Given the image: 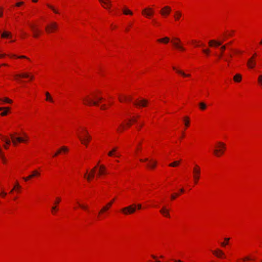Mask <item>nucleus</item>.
<instances>
[{"label": "nucleus", "mask_w": 262, "mask_h": 262, "mask_svg": "<svg viewBox=\"0 0 262 262\" xmlns=\"http://www.w3.org/2000/svg\"><path fill=\"white\" fill-rule=\"evenodd\" d=\"M137 207H138V209H141L142 208V206L141 204H138L137 205H136V204H133L122 208L121 211L125 215L132 214L136 211Z\"/></svg>", "instance_id": "1"}, {"label": "nucleus", "mask_w": 262, "mask_h": 262, "mask_svg": "<svg viewBox=\"0 0 262 262\" xmlns=\"http://www.w3.org/2000/svg\"><path fill=\"white\" fill-rule=\"evenodd\" d=\"M225 149V144L221 142H218L217 145L215 146V148L213 150V153L215 156L220 157L224 153Z\"/></svg>", "instance_id": "2"}, {"label": "nucleus", "mask_w": 262, "mask_h": 262, "mask_svg": "<svg viewBox=\"0 0 262 262\" xmlns=\"http://www.w3.org/2000/svg\"><path fill=\"white\" fill-rule=\"evenodd\" d=\"M25 138H23L21 137H17L14 136L13 134H10V137L12 139V142L14 145H17L18 142H24L26 141V139L27 137L26 134H24Z\"/></svg>", "instance_id": "3"}, {"label": "nucleus", "mask_w": 262, "mask_h": 262, "mask_svg": "<svg viewBox=\"0 0 262 262\" xmlns=\"http://www.w3.org/2000/svg\"><path fill=\"white\" fill-rule=\"evenodd\" d=\"M58 27V25L56 22H52L46 27L45 30L47 33H50L56 31Z\"/></svg>", "instance_id": "4"}, {"label": "nucleus", "mask_w": 262, "mask_h": 262, "mask_svg": "<svg viewBox=\"0 0 262 262\" xmlns=\"http://www.w3.org/2000/svg\"><path fill=\"white\" fill-rule=\"evenodd\" d=\"M142 14L146 18H150L154 14V10L150 7H146L142 10Z\"/></svg>", "instance_id": "5"}, {"label": "nucleus", "mask_w": 262, "mask_h": 262, "mask_svg": "<svg viewBox=\"0 0 262 262\" xmlns=\"http://www.w3.org/2000/svg\"><path fill=\"white\" fill-rule=\"evenodd\" d=\"M83 101H84V103L86 105H98V102L97 101H94L93 99L90 98L89 96H87L83 99Z\"/></svg>", "instance_id": "6"}, {"label": "nucleus", "mask_w": 262, "mask_h": 262, "mask_svg": "<svg viewBox=\"0 0 262 262\" xmlns=\"http://www.w3.org/2000/svg\"><path fill=\"white\" fill-rule=\"evenodd\" d=\"M193 173V178L195 180V183H197L199 179V175L200 174V168L198 165H195V166L194 167Z\"/></svg>", "instance_id": "7"}, {"label": "nucleus", "mask_w": 262, "mask_h": 262, "mask_svg": "<svg viewBox=\"0 0 262 262\" xmlns=\"http://www.w3.org/2000/svg\"><path fill=\"white\" fill-rule=\"evenodd\" d=\"M171 10L169 6H166L161 9L160 13L162 16H166L170 14Z\"/></svg>", "instance_id": "8"}, {"label": "nucleus", "mask_w": 262, "mask_h": 262, "mask_svg": "<svg viewBox=\"0 0 262 262\" xmlns=\"http://www.w3.org/2000/svg\"><path fill=\"white\" fill-rule=\"evenodd\" d=\"M97 168V166L95 167L94 168H93L91 172L89 175H87V173L88 172V171L86 170V173L84 174V177L88 181H90L92 178H93L95 176V173L96 171V169Z\"/></svg>", "instance_id": "9"}, {"label": "nucleus", "mask_w": 262, "mask_h": 262, "mask_svg": "<svg viewBox=\"0 0 262 262\" xmlns=\"http://www.w3.org/2000/svg\"><path fill=\"white\" fill-rule=\"evenodd\" d=\"M140 161L141 162H146V161H149V163L147 164V166L148 167L150 168H154L155 167L157 162L156 161H152V160H149L148 158H146L145 159H141Z\"/></svg>", "instance_id": "10"}, {"label": "nucleus", "mask_w": 262, "mask_h": 262, "mask_svg": "<svg viewBox=\"0 0 262 262\" xmlns=\"http://www.w3.org/2000/svg\"><path fill=\"white\" fill-rule=\"evenodd\" d=\"M174 40L177 41V42L174 41H172L171 42L176 48L182 51H184L185 50V49L182 45H180V40L179 38H175Z\"/></svg>", "instance_id": "11"}, {"label": "nucleus", "mask_w": 262, "mask_h": 262, "mask_svg": "<svg viewBox=\"0 0 262 262\" xmlns=\"http://www.w3.org/2000/svg\"><path fill=\"white\" fill-rule=\"evenodd\" d=\"M256 65L253 57H250L247 61V66L249 69H253Z\"/></svg>", "instance_id": "12"}, {"label": "nucleus", "mask_w": 262, "mask_h": 262, "mask_svg": "<svg viewBox=\"0 0 262 262\" xmlns=\"http://www.w3.org/2000/svg\"><path fill=\"white\" fill-rule=\"evenodd\" d=\"M40 174V173L39 171H38L37 170H33L32 172V173L29 175L28 177H24L23 178V179L25 181H28L29 179L33 178V177H37V176H39Z\"/></svg>", "instance_id": "13"}, {"label": "nucleus", "mask_w": 262, "mask_h": 262, "mask_svg": "<svg viewBox=\"0 0 262 262\" xmlns=\"http://www.w3.org/2000/svg\"><path fill=\"white\" fill-rule=\"evenodd\" d=\"M29 27L33 32V37H37L40 32L39 30L38 29L36 28L34 25L32 24H29Z\"/></svg>", "instance_id": "14"}, {"label": "nucleus", "mask_w": 262, "mask_h": 262, "mask_svg": "<svg viewBox=\"0 0 262 262\" xmlns=\"http://www.w3.org/2000/svg\"><path fill=\"white\" fill-rule=\"evenodd\" d=\"M78 138H79L81 143L85 145H87L88 143L91 139V137L89 135L84 136L83 138H82L80 136H78Z\"/></svg>", "instance_id": "15"}, {"label": "nucleus", "mask_w": 262, "mask_h": 262, "mask_svg": "<svg viewBox=\"0 0 262 262\" xmlns=\"http://www.w3.org/2000/svg\"><path fill=\"white\" fill-rule=\"evenodd\" d=\"M148 103V101L145 99H143L139 102H135L134 104L136 106H146Z\"/></svg>", "instance_id": "16"}, {"label": "nucleus", "mask_w": 262, "mask_h": 262, "mask_svg": "<svg viewBox=\"0 0 262 262\" xmlns=\"http://www.w3.org/2000/svg\"><path fill=\"white\" fill-rule=\"evenodd\" d=\"M209 46L212 47L214 46L215 47L221 46L222 44V41H217L215 40H211L208 42Z\"/></svg>", "instance_id": "17"}, {"label": "nucleus", "mask_w": 262, "mask_h": 262, "mask_svg": "<svg viewBox=\"0 0 262 262\" xmlns=\"http://www.w3.org/2000/svg\"><path fill=\"white\" fill-rule=\"evenodd\" d=\"M114 202V200L109 202L106 206H104L100 211V213L104 212L109 209Z\"/></svg>", "instance_id": "18"}, {"label": "nucleus", "mask_w": 262, "mask_h": 262, "mask_svg": "<svg viewBox=\"0 0 262 262\" xmlns=\"http://www.w3.org/2000/svg\"><path fill=\"white\" fill-rule=\"evenodd\" d=\"M212 253L214 255H215L217 257H222L224 256V253L220 249H217L216 250L213 251Z\"/></svg>", "instance_id": "19"}, {"label": "nucleus", "mask_w": 262, "mask_h": 262, "mask_svg": "<svg viewBox=\"0 0 262 262\" xmlns=\"http://www.w3.org/2000/svg\"><path fill=\"white\" fill-rule=\"evenodd\" d=\"M106 173V168L104 165H101L99 167V170L98 173V176H100Z\"/></svg>", "instance_id": "20"}, {"label": "nucleus", "mask_w": 262, "mask_h": 262, "mask_svg": "<svg viewBox=\"0 0 262 262\" xmlns=\"http://www.w3.org/2000/svg\"><path fill=\"white\" fill-rule=\"evenodd\" d=\"M160 212L164 216L166 217H169V211L165 207H163L160 210Z\"/></svg>", "instance_id": "21"}, {"label": "nucleus", "mask_w": 262, "mask_h": 262, "mask_svg": "<svg viewBox=\"0 0 262 262\" xmlns=\"http://www.w3.org/2000/svg\"><path fill=\"white\" fill-rule=\"evenodd\" d=\"M15 77L17 79L18 77H23V78H30V79H32L33 77L32 76H29L27 73L21 74H17L15 75Z\"/></svg>", "instance_id": "22"}, {"label": "nucleus", "mask_w": 262, "mask_h": 262, "mask_svg": "<svg viewBox=\"0 0 262 262\" xmlns=\"http://www.w3.org/2000/svg\"><path fill=\"white\" fill-rule=\"evenodd\" d=\"M173 69L176 70V72L178 73V74H181V75H182L184 77H190V74H186L185 73H184L183 71L182 70H178V69H177L175 67H173Z\"/></svg>", "instance_id": "23"}, {"label": "nucleus", "mask_w": 262, "mask_h": 262, "mask_svg": "<svg viewBox=\"0 0 262 262\" xmlns=\"http://www.w3.org/2000/svg\"><path fill=\"white\" fill-rule=\"evenodd\" d=\"M182 15V13L180 11H176L174 14V18L175 20H179Z\"/></svg>", "instance_id": "24"}, {"label": "nucleus", "mask_w": 262, "mask_h": 262, "mask_svg": "<svg viewBox=\"0 0 262 262\" xmlns=\"http://www.w3.org/2000/svg\"><path fill=\"white\" fill-rule=\"evenodd\" d=\"M99 1L108 8L111 6V1L110 0H99Z\"/></svg>", "instance_id": "25"}, {"label": "nucleus", "mask_w": 262, "mask_h": 262, "mask_svg": "<svg viewBox=\"0 0 262 262\" xmlns=\"http://www.w3.org/2000/svg\"><path fill=\"white\" fill-rule=\"evenodd\" d=\"M9 107H0V111L5 110V111L1 114V115L4 116L7 115Z\"/></svg>", "instance_id": "26"}, {"label": "nucleus", "mask_w": 262, "mask_h": 262, "mask_svg": "<svg viewBox=\"0 0 262 262\" xmlns=\"http://www.w3.org/2000/svg\"><path fill=\"white\" fill-rule=\"evenodd\" d=\"M233 79L235 82H239L242 80V75L239 74H237L234 76Z\"/></svg>", "instance_id": "27"}, {"label": "nucleus", "mask_w": 262, "mask_h": 262, "mask_svg": "<svg viewBox=\"0 0 262 262\" xmlns=\"http://www.w3.org/2000/svg\"><path fill=\"white\" fill-rule=\"evenodd\" d=\"M157 41L160 42H163V43H168L169 42V38L168 37H165L163 38L159 39H158Z\"/></svg>", "instance_id": "28"}, {"label": "nucleus", "mask_w": 262, "mask_h": 262, "mask_svg": "<svg viewBox=\"0 0 262 262\" xmlns=\"http://www.w3.org/2000/svg\"><path fill=\"white\" fill-rule=\"evenodd\" d=\"M11 33L9 32H4L2 34V37L3 38H7L11 37Z\"/></svg>", "instance_id": "29"}, {"label": "nucleus", "mask_w": 262, "mask_h": 262, "mask_svg": "<svg viewBox=\"0 0 262 262\" xmlns=\"http://www.w3.org/2000/svg\"><path fill=\"white\" fill-rule=\"evenodd\" d=\"M46 100L47 101H50L51 102H54L52 97H51V96L50 95V93L49 92H46Z\"/></svg>", "instance_id": "30"}, {"label": "nucleus", "mask_w": 262, "mask_h": 262, "mask_svg": "<svg viewBox=\"0 0 262 262\" xmlns=\"http://www.w3.org/2000/svg\"><path fill=\"white\" fill-rule=\"evenodd\" d=\"M181 162V160L180 161H175L173 162L172 163L169 164V166L170 167H177L178 166Z\"/></svg>", "instance_id": "31"}, {"label": "nucleus", "mask_w": 262, "mask_h": 262, "mask_svg": "<svg viewBox=\"0 0 262 262\" xmlns=\"http://www.w3.org/2000/svg\"><path fill=\"white\" fill-rule=\"evenodd\" d=\"M119 101L121 102L124 101H127V96L124 95H119L118 96Z\"/></svg>", "instance_id": "32"}, {"label": "nucleus", "mask_w": 262, "mask_h": 262, "mask_svg": "<svg viewBox=\"0 0 262 262\" xmlns=\"http://www.w3.org/2000/svg\"><path fill=\"white\" fill-rule=\"evenodd\" d=\"M47 6L49 8H50L51 9H52L54 11V13H55L56 14L59 13V11L55 9L54 8V7L53 6H52V5L47 4Z\"/></svg>", "instance_id": "33"}, {"label": "nucleus", "mask_w": 262, "mask_h": 262, "mask_svg": "<svg viewBox=\"0 0 262 262\" xmlns=\"http://www.w3.org/2000/svg\"><path fill=\"white\" fill-rule=\"evenodd\" d=\"M199 106L201 110H204L206 108V105L204 102H200L199 103Z\"/></svg>", "instance_id": "34"}, {"label": "nucleus", "mask_w": 262, "mask_h": 262, "mask_svg": "<svg viewBox=\"0 0 262 262\" xmlns=\"http://www.w3.org/2000/svg\"><path fill=\"white\" fill-rule=\"evenodd\" d=\"M0 101L4 102L9 103H11L12 102L11 100L9 99L8 98H5L4 99H1Z\"/></svg>", "instance_id": "35"}, {"label": "nucleus", "mask_w": 262, "mask_h": 262, "mask_svg": "<svg viewBox=\"0 0 262 262\" xmlns=\"http://www.w3.org/2000/svg\"><path fill=\"white\" fill-rule=\"evenodd\" d=\"M123 12L125 15H127V14L132 15L133 14V12L130 10L127 9H124L123 10Z\"/></svg>", "instance_id": "36"}, {"label": "nucleus", "mask_w": 262, "mask_h": 262, "mask_svg": "<svg viewBox=\"0 0 262 262\" xmlns=\"http://www.w3.org/2000/svg\"><path fill=\"white\" fill-rule=\"evenodd\" d=\"M93 96L94 98H96V99H97L98 101H101L103 98L102 97H98L96 94H93Z\"/></svg>", "instance_id": "37"}, {"label": "nucleus", "mask_w": 262, "mask_h": 262, "mask_svg": "<svg viewBox=\"0 0 262 262\" xmlns=\"http://www.w3.org/2000/svg\"><path fill=\"white\" fill-rule=\"evenodd\" d=\"M229 239H230L229 238H225V240L226 241V243H224V242L221 243V245L223 247H225L228 244V242L229 241Z\"/></svg>", "instance_id": "38"}, {"label": "nucleus", "mask_w": 262, "mask_h": 262, "mask_svg": "<svg viewBox=\"0 0 262 262\" xmlns=\"http://www.w3.org/2000/svg\"><path fill=\"white\" fill-rule=\"evenodd\" d=\"M185 125L188 127L189 126V118L188 117H185Z\"/></svg>", "instance_id": "39"}, {"label": "nucleus", "mask_w": 262, "mask_h": 262, "mask_svg": "<svg viewBox=\"0 0 262 262\" xmlns=\"http://www.w3.org/2000/svg\"><path fill=\"white\" fill-rule=\"evenodd\" d=\"M20 188V186L19 184L18 183H17L16 184L15 186L14 187V188L11 190L10 193H12L14 191V190H15L16 188L19 189Z\"/></svg>", "instance_id": "40"}, {"label": "nucleus", "mask_w": 262, "mask_h": 262, "mask_svg": "<svg viewBox=\"0 0 262 262\" xmlns=\"http://www.w3.org/2000/svg\"><path fill=\"white\" fill-rule=\"evenodd\" d=\"M117 148H114L112 151H110L108 153V155L109 156H112L113 155V153L115 152L116 151Z\"/></svg>", "instance_id": "41"}, {"label": "nucleus", "mask_w": 262, "mask_h": 262, "mask_svg": "<svg viewBox=\"0 0 262 262\" xmlns=\"http://www.w3.org/2000/svg\"><path fill=\"white\" fill-rule=\"evenodd\" d=\"M2 140L4 141L7 145H10L11 143V141L10 140L5 139L4 137L2 138Z\"/></svg>", "instance_id": "42"}, {"label": "nucleus", "mask_w": 262, "mask_h": 262, "mask_svg": "<svg viewBox=\"0 0 262 262\" xmlns=\"http://www.w3.org/2000/svg\"><path fill=\"white\" fill-rule=\"evenodd\" d=\"M77 203L79 205V207L82 208L83 209L86 210L88 209V207L86 206L80 204L78 202H77Z\"/></svg>", "instance_id": "43"}, {"label": "nucleus", "mask_w": 262, "mask_h": 262, "mask_svg": "<svg viewBox=\"0 0 262 262\" xmlns=\"http://www.w3.org/2000/svg\"><path fill=\"white\" fill-rule=\"evenodd\" d=\"M258 81L262 85V75L258 76Z\"/></svg>", "instance_id": "44"}, {"label": "nucleus", "mask_w": 262, "mask_h": 262, "mask_svg": "<svg viewBox=\"0 0 262 262\" xmlns=\"http://www.w3.org/2000/svg\"><path fill=\"white\" fill-rule=\"evenodd\" d=\"M60 150V151H63L66 152V151H68V149L67 148V147H66L65 146H63L61 148Z\"/></svg>", "instance_id": "45"}, {"label": "nucleus", "mask_w": 262, "mask_h": 262, "mask_svg": "<svg viewBox=\"0 0 262 262\" xmlns=\"http://www.w3.org/2000/svg\"><path fill=\"white\" fill-rule=\"evenodd\" d=\"M203 52L206 54V55H208L209 53V49H203L202 50Z\"/></svg>", "instance_id": "46"}, {"label": "nucleus", "mask_w": 262, "mask_h": 262, "mask_svg": "<svg viewBox=\"0 0 262 262\" xmlns=\"http://www.w3.org/2000/svg\"><path fill=\"white\" fill-rule=\"evenodd\" d=\"M7 195V193L5 192V191H2L1 192V193H0V196H2V197H5L6 195Z\"/></svg>", "instance_id": "47"}, {"label": "nucleus", "mask_w": 262, "mask_h": 262, "mask_svg": "<svg viewBox=\"0 0 262 262\" xmlns=\"http://www.w3.org/2000/svg\"><path fill=\"white\" fill-rule=\"evenodd\" d=\"M57 210V208L56 206H53L52 207V212L53 213H54Z\"/></svg>", "instance_id": "48"}, {"label": "nucleus", "mask_w": 262, "mask_h": 262, "mask_svg": "<svg viewBox=\"0 0 262 262\" xmlns=\"http://www.w3.org/2000/svg\"><path fill=\"white\" fill-rule=\"evenodd\" d=\"M226 49V46L225 45H223L221 47V50L222 51V54L223 53V51H225Z\"/></svg>", "instance_id": "49"}, {"label": "nucleus", "mask_w": 262, "mask_h": 262, "mask_svg": "<svg viewBox=\"0 0 262 262\" xmlns=\"http://www.w3.org/2000/svg\"><path fill=\"white\" fill-rule=\"evenodd\" d=\"M151 257L155 260V262H161L160 260L157 259V257L155 255H152Z\"/></svg>", "instance_id": "50"}, {"label": "nucleus", "mask_w": 262, "mask_h": 262, "mask_svg": "<svg viewBox=\"0 0 262 262\" xmlns=\"http://www.w3.org/2000/svg\"><path fill=\"white\" fill-rule=\"evenodd\" d=\"M178 195H179V194H172V195H171V199L172 200H174Z\"/></svg>", "instance_id": "51"}, {"label": "nucleus", "mask_w": 262, "mask_h": 262, "mask_svg": "<svg viewBox=\"0 0 262 262\" xmlns=\"http://www.w3.org/2000/svg\"><path fill=\"white\" fill-rule=\"evenodd\" d=\"M60 200H61L60 198H57L56 199V202H55V204H59V202H60Z\"/></svg>", "instance_id": "52"}, {"label": "nucleus", "mask_w": 262, "mask_h": 262, "mask_svg": "<svg viewBox=\"0 0 262 262\" xmlns=\"http://www.w3.org/2000/svg\"><path fill=\"white\" fill-rule=\"evenodd\" d=\"M24 4L23 2H18L16 4V6H17V7H19L21 5H22L23 4Z\"/></svg>", "instance_id": "53"}, {"label": "nucleus", "mask_w": 262, "mask_h": 262, "mask_svg": "<svg viewBox=\"0 0 262 262\" xmlns=\"http://www.w3.org/2000/svg\"><path fill=\"white\" fill-rule=\"evenodd\" d=\"M18 58H25V59H29L28 58H27L26 56H18Z\"/></svg>", "instance_id": "54"}, {"label": "nucleus", "mask_w": 262, "mask_h": 262, "mask_svg": "<svg viewBox=\"0 0 262 262\" xmlns=\"http://www.w3.org/2000/svg\"><path fill=\"white\" fill-rule=\"evenodd\" d=\"M60 152H61L60 150H59L58 151H57V152L55 154L54 156L56 157V156H58Z\"/></svg>", "instance_id": "55"}, {"label": "nucleus", "mask_w": 262, "mask_h": 262, "mask_svg": "<svg viewBox=\"0 0 262 262\" xmlns=\"http://www.w3.org/2000/svg\"><path fill=\"white\" fill-rule=\"evenodd\" d=\"M83 130H84V134H85V135H84V136H88V135H89V134H88V132L86 129H84V128H83Z\"/></svg>", "instance_id": "56"}, {"label": "nucleus", "mask_w": 262, "mask_h": 262, "mask_svg": "<svg viewBox=\"0 0 262 262\" xmlns=\"http://www.w3.org/2000/svg\"><path fill=\"white\" fill-rule=\"evenodd\" d=\"M101 108L102 110H105L106 108L105 105H102L101 106Z\"/></svg>", "instance_id": "57"}, {"label": "nucleus", "mask_w": 262, "mask_h": 262, "mask_svg": "<svg viewBox=\"0 0 262 262\" xmlns=\"http://www.w3.org/2000/svg\"><path fill=\"white\" fill-rule=\"evenodd\" d=\"M132 97H127V101H131Z\"/></svg>", "instance_id": "58"}, {"label": "nucleus", "mask_w": 262, "mask_h": 262, "mask_svg": "<svg viewBox=\"0 0 262 262\" xmlns=\"http://www.w3.org/2000/svg\"><path fill=\"white\" fill-rule=\"evenodd\" d=\"M174 262H183V261L181 260H174Z\"/></svg>", "instance_id": "59"}, {"label": "nucleus", "mask_w": 262, "mask_h": 262, "mask_svg": "<svg viewBox=\"0 0 262 262\" xmlns=\"http://www.w3.org/2000/svg\"><path fill=\"white\" fill-rule=\"evenodd\" d=\"M4 148H6V149H8V146L7 145H4Z\"/></svg>", "instance_id": "60"}, {"label": "nucleus", "mask_w": 262, "mask_h": 262, "mask_svg": "<svg viewBox=\"0 0 262 262\" xmlns=\"http://www.w3.org/2000/svg\"><path fill=\"white\" fill-rule=\"evenodd\" d=\"M249 258L248 257H246V258H245L244 259V260H249Z\"/></svg>", "instance_id": "61"}, {"label": "nucleus", "mask_w": 262, "mask_h": 262, "mask_svg": "<svg viewBox=\"0 0 262 262\" xmlns=\"http://www.w3.org/2000/svg\"><path fill=\"white\" fill-rule=\"evenodd\" d=\"M180 191H181V192H184V189H183V188H182V189H180Z\"/></svg>", "instance_id": "62"}, {"label": "nucleus", "mask_w": 262, "mask_h": 262, "mask_svg": "<svg viewBox=\"0 0 262 262\" xmlns=\"http://www.w3.org/2000/svg\"><path fill=\"white\" fill-rule=\"evenodd\" d=\"M3 15V12L2 11H0V17H1Z\"/></svg>", "instance_id": "63"}, {"label": "nucleus", "mask_w": 262, "mask_h": 262, "mask_svg": "<svg viewBox=\"0 0 262 262\" xmlns=\"http://www.w3.org/2000/svg\"><path fill=\"white\" fill-rule=\"evenodd\" d=\"M259 44L260 45H262V39H261V40L259 42Z\"/></svg>", "instance_id": "64"}]
</instances>
